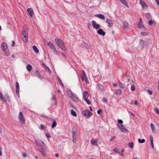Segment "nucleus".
<instances>
[{
  "instance_id": "20",
  "label": "nucleus",
  "mask_w": 159,
  "mask_h": 159,
  "mask_svg": "<svg viewBox=\"0 0 159 159\" xmlns=\"http://www.w3.org/2000/svg\"><path fill=\"white\" fill-rule=\"evenodd\" d=\"M121 2L125 5L127 7H129V5L126 0H120Z\"/></svg>"
},
{
  "instance_id": "62",
  "label": "nucleus",
  "mask_w": 159,
  "mask_h": 159,
  "mask_svg": "<svg viewBox=\"0 0 159 159\" xmlns=\"http://www.w3.org/2000/svg\"><path fill=\"white\" fill-rule=\"evenodd\" d=\"M62 57L64 58H65L66 57V56L65 55V54H64L63 53H62Z\"/></svg>"
},
{
  "instance_id": "7",
  "label": "nucleus",
  "mask_w": 159,
  "mask_h": 159,
  "mask_svg": "<svg viewBox=\"0 0 159 159\" xmlns=\"http://www.w3.org/2000/svg\"><path fill=\"white\" fill-rule=\"evenodd\" d=\"M19 121L20 123L22 124H25V120L21 112H20L19 113Z\"/></svg>"
},
{
  "instance_id": "24",
  "label": "nucleus",
  "mask_w": 159,
  "mask_h": 159,
  "mask_svg": "<svg viewBox=\"0 0 159 159\" xmlns=\"http://www.w3.org/2000/svg\"><path fill=\"white\" fill-rule=\"evenodd\" d=\"M138 27L139 29L143 30L145 28L144 26L142 24V23H139L138 25Z\"/></svg>"
},
{
  "instance_id": "25",
  "label": "nucleus",
  "mask_w": 159,
  "mask_h": 159,
  "mask_svg": "<svg viewBox=\"0 0 159 159\" xmlns=\"http://www.w3.org/2000/svg\"><path fill=\"white\" fill-rule=\"evenodd\" d=\"M91 143L93 145H97V141L95 140L94 139H91L90 141Z\"/></svg>"
},
{
  "instance_id": "29",
  "label": "nucleus",
  "mask_w": 159,
  "mask_h": 159,
  "mask_svg": "<svg viewBox=\"0 0 159 159\" xmlns=\"http://www.w3.org/2000/svg\"><path fill=\"white\" fill-rule=\"evenodd\" d=\"M33 49L34 51L36 53H38L39 52V50L35 46H33Z\"/></svg>"
},
{
  "instance_id": "31",
  "label": "nucleus",
  "mask_w": 159,
  "mask_h": 159,
  "mask_svg": "<svg viewBox=\"0 0 159 159\" xmlns=\"http://www.w3.org/2000/svg\"><path fill=\"white\" fill-rule=\"evenodd\" d=\"M70 111H71V114L72 116H73L75 117H76L77 116V114L72 109V110H71Z\"/></svg>"
},
{
  "instance_id": "8",
  "label": "nucleus",
  "mask_w": 159,
  "mask_h": 159,
  "mask_svg": "<svg viewBox=\"0 0 159 159\" xmlns=\"http://www.w3.org/2000/svg\"><path fill=\"white\" fill-rule=\"evenodd\" d=\"M92 25L93 27L96 29H98L100 27V25L97 24L95 21L94 20H92Z\"/></svg>"
},
{
  "instance_id": "11",
  "label": "nucleus",
  "mask_w": 159,
  "mask_h": 159,
  "mask_svg": "<svg viewBox=\"0 0 159 159\" xmlns=\"http://www.w3.org/2000/svg\"><path fill=\"white\" fill-rule=\"evenodd\" d=\"M139 3L141 5L143 8L146 9L147 8V6L144 1L142 0H140L139 1Z\"/></svg>"
},
{
  "instance_id": "10",
  "label": "nucleus",
  "mask_w": 159,
  "mask_h": 159,
  "mask_svg": "<svg viewBox=\"0 0 159 159\" xmlns=\"http://www.w3.org/2000/svg\"><path fill=\"white\" fill-rule=\"evenodd\" d=\"M19 84L18 82H16V93L19 97H20L19 94Z\"/></svg>"
},
{
  "instance_id": "35",
  "label": "nucleus",
  "mask_w": 159,
  "mask_h": 159,
  "mask_svg": "<svg viewBox=\"0 0 159 159\" xmlns=\"http://www.w3.org/2000/svg\"><path fill=\"white\" fill-rule=\"evenodd\" d=\"M128 145L129 147L131 148H133L134 143L133 142H131L128 143Z\"/></svg>"
},
{
  "instance_id": "9",
  "label": "nucleus",
  "mask_w": 159,
  "mask_h": 159,
  "mask_svg": "<svg viewBox=\"0 0 159 159\" xmlns=\"http://www.w3.org/2000/svg\"><path fill=\"white\" fill-rule=\"evenodd\" d=\"M70 97L75 102H77L79 100V98L78 96L74 93L72 94V97Z\"/></svg>"
},
{
  "instance_id": "42",
  "label": "nucleus",
  "mask_w": 159,
  "mask_h": 159,
  "mask_svg": "<svg viewBox=\"0 0 159 159\" xmlns=\"http://www.w3.org/2000/svg\"><path fill=\"white\" fill-rule=\"evenodd\" d=\"M6 55L7 56H8L9 55V50H7V49L5 50Z\"/></svg>"
},
{
  "instance_id": "5",
  "label": "nucleus",
  "mask_w": 159,
  "mask_h": 159,
  "mask_svg": "<svg viewBox=\"0 0 159 159\" xmlns=\"http://www.w3.org/2000/svg\"><path fill=\"white\" fill-rule=\"evenodd\" d=\"M117 125L121 132L123 133H127L128 132V130L122 124H117Z\"/></svg>"
},
{
  "instance_id": "59",
  "label": "nucleus",
  "mask_w": 159,
  "mask_h": 159,
  "mask_svg": "<svg viewBox=\"0 0 159 159\" xmlns=\"http://www.w3.org/2000/svg\"><path fill=\"white\" fill-rule=\"evenodd\" d=\"M150 143H151V145L152 146V148H153L154 147V144H153V142H150Z\"/></svg>"
},
{
  "instance_id": "13",
  "label": "nucleus",
  "mask_w": 159,
  "mask_h": 159,
  "mask_svg": "<svg viewBox=\"0 0 159 159\" xmlns=\"http://www.w3.org/2000/svg\"><path fill=\"white\" fill-rule=\"evenodd\" d=\"M89 93L86 91H84L83 92V97L84 99L88 98L89 97Z\"/></svg>"
},
{
  "instance_id": "45",
  "label": "nucleus",
  "mask_w": 159,
  "mask_h": 159,
  "mask_svg": "<svg viewBox=\"0 0 159 159\" xmlns=\"http://www.w3.org/2000/svg\"><path fill=\"white\" fill-rule=\"evenodd\" d=\"M113 151L115 152L118 153H119V152L118 150V149L117 148H114L113 149Z\"/></svg>"
},
{
  "instance_id": "44",
  "label": "nucleus",
  "mask_w": 159,
  "mask_h": 159,
  "mask_svg": "<svg viewBox=\"0 0 159 159\" xmlns=\"http://www.w3.org/2000/svg\"><path fill=\"white\" fill-rule=\"evenodd\" d=\"M150 137V142H153V137L152 135H150L149 136Z\"/></svg>"
},
{
  "instance_id": "4",
  "label": "nucleus",
  "mask_w": 159,
  "mask_h": 159,
  "mask_svg": "<svg viewBox=\"0 0 159 159\" xmlns=\"http://www.w3.org/2000/svg\"><path fill=\"white\" fill-rule=\"evenodd\" d=\"M78 136V131L75 129L74 130V128L72 129V138L73 142L74 143H75L76 142L77 138Z\"/></svg>"
},
{
  "instance_id": "27",
  "label": "nucleus",
  "mask_w": 159,
  "mask_h": 159,
  "mask_svg": "<svg viewBox=\"0 0 159 159\" xmlns=\"http://www.w3.org/2000/svg\"><path fill=\"white\" fill-rule=\"evenodd\" d=\"M115 93L117 95H120L121 93V90L120 89H117L115 91Z\"/></svg>"
},
{
  "instance_id": "21",
  "label": "nucleus",
  "mask_w": 159,
  "mask_h": 159,
  "mask_svg": "<svg viewBox=\"0 0 159 159\" xmlns=\"http://www.w3.org/2000/svg\"><path fill=\"white\" fill-rule=\"evenodd\" d=\"M95 16L96 17H98V18L104 20L105 19V17L104 15L102 14H98L95 15Z\"/></svg>"
},
{
  "instance_id": "48",
  "label": "nucleus",
  "mask_w": 159,
  "mask_h": 159,
  "mask_svg": "<svg viewBox=\"0 0 159 159\" xmlns=\"http://www.w3.org/2000/svg\"><path fill=\"white\" fill-rule=\"evenodd\" d=\"M146 16L148 18H149L150 17V13H147L146 14Z\"/></svg>"
},
{
  "instance_id": "49",
  "label": "nucleus",
  "mask_w": 159,
  "mask_h": 159,
  "mask_svg": "<svg viewBox=\"0 0 159 159\" xmlns=\"http://www.w3.org/2000/svg\"><path fill=\"white\" fill-rule=\"evenodd\" d=\"M103 101L104 102L107 103V102H108V100L107 98H105L103 99Z\"/></svg>"
},
{
  "instance_id": "56",
  "label": "nucleus",
  "mask_w": 159,
  "mask_h": 159,
  "mask_svg": "<svg viewBox=\"0 0 159 159\" xmlns=\"http://www.w3.org/2000/svg\"><path fill=\"white\" fill-rule=\"evenodd\" d=\"M43 64L44 65V68L47 70V69L48 70L49 69V68H48L47 66H46L45 64L44 63Z\"/></svg>"
},
{
  "instance_id": "53",
  "label": "nucleus",
  "mask_w": 159,
  "mask_h": 159,
  "mask_svg": "<svg viewBox=\"0 0 159 159\" xmlns=\"http://www.w3.org/2000/svg\"><path fill=\"white\" fill-rule=\"evenodd\" d=\"M128 112L132 116H135V115L132 112H131L130 111H128Z\"/></svg>"
},
{
  "instance_id": "55",
  "label": "nucleus",
  "mask_w": 159,
  "mask_h": 159,
  "mask_svg": "<svg viewBox=\"0 0 159 159\" xmlns=\"http://www.w3.org/2000/svg\"><path fill=\"white\" fill-rule=\"evenodd\" d=\"M22 156L23 157L26 158L27 157V155L26 154L23 153Z\"/></svg>"
},
{
  "instance_id": "28",
  "label": "nucleus",
  "mask_w": 159,
  "mask_h": 159,
  "mask_svg": "<svg viewBox=\"0 0 159 159\" xmlns=\"http://www.w3.org/2000/svg\"><path fill=\"white\" fill-rule=\"evenodd\" d=\"M35 74L37 77L40 79H41V76L40 75L39 72L38 70H36L35 72Z\"/></svg>"
},
{
  "instance_id": "30",
  "label": "nucleus",
  "mask_w": 159,
  "mask_h": 159,
  "mask_svg": "<svg viewBox=\"0 0 159 159\" xmlns=\"http://www.w3.org/2000/svg\"><path fill=\"white\" fill-rule=\"evenodd\" d=\"M66 92L69 97H72V94L74 93H73L70 90H67Z\"/></svg>"
},
{
  "instance_id": "54",
  "label": "nucleus",
  "mask_w": 159,
  "mask_h": 159,
  "mask_svg": "<svg viewBox=\"0 0 159 159\" xmlns=\"http://www.w3.org/2000/svg\"><path fill=\"white\" fill-rule=\"evenodd\" d=\"M141 34L142 36H145L147 35V34L145 32H141Z\"/></svg>"
},
{
  "instance_id": "61",
  "label": "nucleus",
  "mask_w": 159,
  "mask_h": 159,
  "mask_svg": "<svg viewBox=\"0 0 159 159\" xmlns=\"http://www.w3.org/2000/svg\"><path fill=\"white\" fill-rule=\"evenodd\" d=\"M159 6V0H155Z\"/></svg>"
},
{
  "instance_id": "63",
  "label": "nucleus",
  "mask_w": 159,
  "mask_h": 159,
  "mask_svg": "<svg viewBox=\"0 0 159 159\" xmlns=\"http://www.w3.org/2000/svg\"><path fill=\"white\" fill-rule=\"evenodd\" d=\"M138 102L137 101H135L134 102V104L135 105H138Z\"/></svg>"
},
{
  "instance_id": "50",
  "label": "nucleus",
  "mask_w": 159,
  "mask_h": 159,
  "mask_svg": "<svg viewBox=\"0 0 159 159\" xmlns=\"http://www.w3.org/2000/svg\"><path fill=\"white\" fill-rule=\"evenodd\" d=\"M45 135H46V137L47 138H50L51 137L50 135L48 133H46V134Z\"/></svg>"
},
{
  "instance_id": "16",
  "label": "nucleus",
  "mask_w": 159,
  "mask_h": 159,
  "mask_svg": "<svg viewBox=\"0 0 159 159\" xmlns=\"http://www.w3.org/2000/svg\"><path fill=\"white\" fill-rule=\"evenodd\" d=\"M97 33L98 34L102 36H104L105 34V33L101 29H99L97 31Z\"/></svg>"
},
{
  "instance_id": "22",
  "label": "nucleus",
  "mask_w": 159,
  "mask_h": 159,
  "mask_svg": "<svg viewBox=\"0 0 159 159\" xmlns=\"http://www.w3.org/2000/svg\"><path fill=\"white\" fill-rule=\"evenodd\" d=\"M145 42L142 39L140 40L139 43V45L141 46V48L143 49L144 48L145 45Z\"/></svg>"
},
{
  "instance_id": "32",
  "label": "nucleus",
  "mask_w": 159,
  "mask_h": 159,
  "mask_svg": "<svg viewBox=\"0 0 159 159\" xmlns=\"http://www.w3.org/2000/svg\"><path fill=\"white\" fill-rule=\"evenodd\" d=\"M57 80L59 83V84H60V85L62 87L63 86H64V85L62 83V82L61 79H60V78L59 77V76H57Z\"/></svg>"
},
{
  "instance_id": "58",
  "label": "nucleus",
  "mask_w": 159,
  "mask_h": 159,
  "mask_svg": "<svg viewBox=\"0 0 159 159\" xmlns=\"http://www.w3.org/2000/svg\"><path fill=\"white\" fill-rule=\"evenodd\" d=\"M148 24L149 25H151L153 24V22L152 20H150L148 22Z\"/></svg>"
},
{
  "instance_id": "60",
  "label": "nucleus",
  "mask_w": 159,
  "mask_h": 159,
  "mask_svg": "<svg viewBox=\"0 0 159 159\" xmlns=\"http://www.w3.org/2000/svg\"><path fill=\"white\" fill-rule=\"evenodd\" d=\"M102 111V110H99L97 111V113L98 114H99Z\"/></svg>"
},
{
  "instance_id": "3",
  "label": "nucleus",
  "mask_w": 159,
  "mask_h": 159,
  "mask_svg": "<svg viewBox=\"0 0 159 159\" xmlns=\"http://www.w3.org/2000/svg\"><path fill=\"white\" fill-rule=\"evenodd\" d=\"M28 30L27 29H23L22 31L21 37L25 43L28 41Z\"/></svg>"
},
{
  "instance_id": "36",
  "label": "nucleus",
  "mask_w": 159,
  "mask_h": 159,
  "mask_svg": "<svg viewBox=\"0 0 159 159\" xmlns=\"http://www.w3.org/2000/svg\"><path fill=\"white\" fill-rule=\"evenodd\" d=\"M123 25L124 28L125 29H128V24L127 23L125 22L123 23Z\"/></svg>"
},
{
  "instance_id": "18",
  "label": "nucleus",
  "mask_w": 159,
  "mask_h": 159,
  "mask_svg": "<svg viewBox=\"0 0 159 159\" xmlns=\"http://www.w3.org/2000/svg\"><path fill=\"white\" fill-rule=\"evenodd\" d=\"M118 84L120 87L121 89H124L125 87V85L124 84L122 83L119 80H118Z\"/></svg>"
},
{
  "instance_id": "1",
  "label": "nucleus",
  "mask_w": 159,
  "mask_h": 159,
  "mask_svg": "<svg viewBox=\"0 0 159 159\" xmlns=\"http://www.w3.org/2000/svg\"><path fill=\"white\" fill-rule=\"evenodd\" d=\"M36 141L37 143V146L39 151L43 156L45 155L46 150L44 147V143L41 140H38Z\"/></svg>"
},
{
  "instance_id": "26",
  "label": "nucleus",
  "mask_w": 159,
  "mask_h": 159,
  "mask_svg": "<svg viewBox=\"0 0 159 159\" xmlns=\"http://www.w3.org/2000/svg\"><path fill=\"white\" fill-rule=\"evenodd\" d=\"M26 69L29 71H30L32 70V67L30 65L28 64L26 66Z\"/></svg>"
},
{
  "instance_id": "64",
  "label": "nucleus",
  "mask_w": 159,
  "mask_h": 159,
  "mask_svg": "<svg viewBox=\"0 0 159 159\" xmlns=\"http://www.w3.org/2000/svg\"><path fill=\"white\" fill-rule=\"evenodd\" d=\"M5 97L6 98V99H7L8 98V96H7V93L5 94Z\"/></svg>"
},
{
  "instance_id": "39",
  "label": "nucleus",
  "mask_w": 159,
  "mask_h": 159,
  "mask_svg": "<svg viewBox=\"0 0 159 159\" xmlns=\"http://www.w3.org/2000/svg\"><path fill=\"white\" fill-rule=\"evenodd\" d=\"M84 100L85 101H86L88 105H90L91 104V102L90 101V100H89L88 99V98L85 99Z\"/></svg>"
},
{
  "instance_id": "14",
  "label": "nucleus",
  "mask_w": 159,
  "mask_h": 159,
  "mask_svg": "<svg viewBox=\"0 0 159 159\" xmlns=\"http://www.w3.org/2000/svg\"><path fill=\"white\" fill-rule=\"evenodd\" d=\"M0 99L5 102H7V100L6 98L4 96L2 93L0 92Z\"/></svg>"
},
{
  "instance_id": "46",
  "label": "nucleus",
  "mask_w": 159,
  "mask_h": 159,
  "mask_svg": "<svg viewBox=\"0 0 159 159\" xmlns=\"http://www.w3.org/2000/svg\"><path fill=\"white\" fill-rule=\"evenodd\" d=\"M52 98L53 99V100H54V104H55V105H57V101L56 99L54 98V97H53Z\"/></svg>"
},
{
  "instance_id": "47",
  "label": "nucleus",
  "mask_w": 159,
  "mask_h": 159,
  "mask_svg": "<svg viewBox=\"0 0 159 159\" xmlns=\"http://www.w3.org/2000/svg\"><path fill=\"white\" fill-rule=\"evenodd\" d=\"M147 92L150 95H152V91L149 89L148 90Z\"/></svg>"
},
{
  "instance_id": "43",
  "label": "nucleus",
  "mask_w": 159,
  "mask_h": 159,
  "mask_svg": "<svg viewBox=\"0 0 159 159\" xmlns=\"http://www.w3.org/2000/svg\"><path fill=\"white\" fill-rule=\"evenodd\" d=\"M118 123L117 124H122L123 123V121L120 119H119L118 120Z\"/></svg>"
},
{
  "instance_id": "23",
  "label": "nucleus",
  "mask_w": 159,
  "mask_h": 159,
  "mask_svg": "<svg viewBox=\"0 0 159 159\" xmlns=\"http://www.w3.org/2000/svg\"><path fill=\"white\" fill-rule=\"evenodd\" d=\"M47 44L48 46H49L50 48L52 50L55 48L54 47L52 43L50 42H48L47 43Z\"/></svg>"
},
{
  "instance_id": "2",
  "label": "nucleus",
  "mask_w": 159,
  "mask_h": 159,
  "mask_svg": "<svg viewBox=\"0 0 159 159\" xmlns=\"http://www.w3.org/2000/svg\"><path fill=\"white\" fill-rule=\"evenodd\" d=\"M55 41L57 45L62 50L66 51V49L64 46V44L62 40L58 39H56Z\"/></svg>"
},
{
  "instance_id": "52",
  "label": "nucleus",
  "mask_w": 159,
  "mask_h": 159,
  "mask_svg": "<svg viewBox=\"0 0 159 159\" xmlns=\"http://www.w3.org/2000/svg\"><path fill=\"white\" fill-rule=\"evenodd\" d=\"M44 128V127L43 125H40V128L41 129H43Z\"/></svg>"
},
{
  "instance_id": "33",
  "label": "nucleus",
  "mask_w": 159,
  "mask_h": 159,
  "mask_svg": "<svg viewBox=\"0 0 159 159\" xmlns=\"http://www.w3.org/2000/svg\"><path fill=\"white\" fill-rule=\"evenodd\" d=\"M52 52H53L54 54H55L57 55L58 56H59V53L58 51L55 48L54 49L52 50Z\"/></svg>"
},
{
  "instance_id": "40",
  "label": "nucleus",
  "mask_w": 159,
  "mask_h": 159,
  "mask_svg": "<svg viewBox=\"0 0 159 159\" xmlns=\"http://www.w3.org/2000/svg\"><path fill=\"white\" fill-rule=\"evenodd\" d=\"M131 90L132 91H134L135 90V87L134 85H133L131 86Z\"/></svg>"
},
{
  "instance_id": "6",
  "label": "nucleus",
  "mask_w": 159,
  "mask_h": 159,
  "mask_svg": "<svg viewBox=\"0 0 159 159\" xmlns=\"http://www.w3.org/2000/svg\"><path fill=\"white\" fill-rule=\"evenodd\" d=\"M83 115L86 117H89L92 115V113L89 110H86L82 112Z\"/></svg>"
},
{
  "instance_id": "17",
  "label": "nucleus",
  "mask_w": 159,
  "mask_h": 159,
  "mask_svg": "<svg viewBox=\"0 0 159 159\" xmlns=\"http://www.w3.org/2000/svg\"><path fill=\"white\" fill-rule=\"evenodd\" d=\"M7 44L5 42L3 43L1 46V48L2 50H5L7 49Z\"/></svg>"
},
{
  "instance_id": "12",
  "label": "nucleus",
  "mask_w": 159,
  "mask_h": 159,
  "mask_svg": "<svg viewBox=\"0 0 159 159\" xmlns=\"http://www.w3.org/2000/svg\"><path fill=\"white\" fill-rule=\"evenodd\" d=\"M27 11L30 15V17H32L33 16V15L34 12L32 8H30L27 9Z\"/></svg>"
},
{
  "instance_id": "19",
  "label": "nucleus",
  "mask_w": 159,
  "mask_h": 159,
  "mask_svg": "<svg viewBox=\"0 0 159 159\" xmlns=\"http://www.w3.org/2000/svg\"><path fill=\"white\" fill-rule=\"evenodd\" d=\"M97 85L98 88L102 92L104 91V86L102 85L101 84H98Z\"/></svg>"
},
{
  "instance_id": "34",
  "label": "nucleus",
  "mask_w": 159,
  "mask_h": 159,
  "mask_svg": "<svg viewBox=\"0 0 159 159\" xmlns=\"http://www.w3.org/2000/svg\"><path fill=\"white\" fill-rule=\"evenodd\" d=\"M150 126L152 131L154 132L155 130V128L154 125L152 123H151L150 125Z\"/></svg>"
},
{
  "instance_id": "38",
  "label": "nucleus",
  "mask_w": 159,
  "mask_h": 159,
  "mask_svg": "<svg viewBox=\"0 0 159 159\" xmlns=\"http://www.w3.org/2000/svg\"><path fill=\"white\" fill-rule=\"evenodd\" d=\"M56 125H57V123H56V122L55 121H53V122L52 123V128H54L56 126Z\"/></svg>"
},
{
  "instance_id": "15",
  "label": "nucleus",
  "mask_w": 159,
  "mask_h": 159,
  "mask_svg": "<svg viewBox=\"0 0 159 159\" xmlns=\"http://www.w3.org/2000/svg\"><path fill=\"white\" fill-rule=\"evenodd\" d=\"M107 22L108 24V26L109 27H111L113 25V21L108 19H107Z\"/></svg>"
},
{
  "instance_id": "41",
  "label": "nucleus",
  "mask_w": 159,
  "mask_h": 159,
  "mask_svg": "<svg viewBox=\"0 0 159 159\" xmlns=\"http://www.w3.org/2000/svg\"><path fill=\"white\" fill-rule=\"evenodd\" d=\"M81 79L82 80L84 81V79H85L86 80H87V79L86 78V75L84 76V75H81Z\"/></svg>"
},
{
  "instance_id": "51",
  "label": "nucleus",
  "mask_w": 159,
  "mask_h": 159,
  "mask_svg": "<svg viewBox=\"0 0 159 159\" xmlns=\"http://www.w3.org/2000/svg\"><path fill=\"white\" fill-rule=\"evenodd\" d=\"M155 112L156 113L158 114L159 113V110L157 108H156L155 110Z\"/></svg>"
},
{
  "instance_id": "37",
  "label": "nucleus",
  "mask_w": 159,
  "mask_h": 159,
  "mask_svg": "<svg viewBox=\"0 0 159 159\" xmlns=\"http://www.w3.org/2000/svg\"><path fill=\"white\" fill-rule=\"evenodd\" d=\"M138 142L139 143H144L145 142V140L144 139H143L141 140L140 139H138Z\"/></svg>"
},
{
  "instance_id": "57",
  "label": "nucleus",
  "mask_w": 159,
  "mask_h": 159,
  "mask_svg": "<svg viewBox=\"0 0 159 159\" xmlns=\"http://www.w3.org/2000/svg\"><path fill=\"white\" fill-rule=\"evenodd\" d=\"M2 149L1 147L0 146V156H1L2 155Z\"/></svg>"
}]
</instances>
